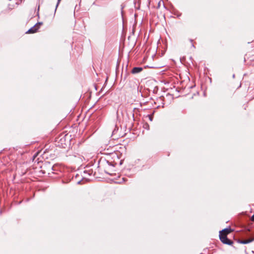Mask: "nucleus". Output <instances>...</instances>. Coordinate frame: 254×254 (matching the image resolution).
Instances as JSON below:
<instances>
[{"instance_id": "nucleus-12", "label": "nucleus", "mask_w": 254, "mask_h": 254, "mask_svg": "<svg viewBox=\"0 0 254 254\" xmlns=\"http://www.w3.org/2000/svg\"><path fill=\"white\" fill-rule=\"evenodd\" d=\"M42 24H43V22H38L35 25H36V27H40V26L42 25Z\"/></svg>"}, {"instance_id": "nucleus-5", "label": "nucleus", "mask_w": 254, "mask_h": 254, "mask_svg": "<svg viewBox=\"0 0 254 254\" xmlns=\"http://www.w3.org/2000/svg\"><path fill=\"white\" fill-rule=\"evenodd\" d=\"M78 176H79V175L78 173H76V174H75L74 173H71L69 175L68 179L66 181L63 180V183H68L69 182L74 181V180L77 179V178L78 177Z\"/></svg>"}, {"instance_id": "nucleus-8", "label": "nucleus", "mask_w": 254, "mask_h": 254, "mask_svg": "<svg viewBox=\"0 0 254 254\" xmlns=\"http://www.w3.org/2000/svg\"><path fill=\"white\" fill-rule=\"evenodd\" d=\"M142 70H143V68L142 67H134L132 69L131 72L132 74H136V73L141 72Z\"/></svg>"}, {"instance_id": "nucleus-1", "label": "nucleus", "mask_w": 254, "mask_h": 254, "mask_svg": "<svg viewBox=\"0 0 254 254\" xmlns=\"http://www.w3.org/2000/svg\"><path fill=\"white\" fill-rule=\"evenodd\" d=\"M117 163L115 161H112L110 157L107 159H101L99 161V167L106 173L112 175L114 171V167Z\"/></svg>"}, {"instance_id": "nucleus-15", "label": "nucleus", "mask_w": 254, "mask_h": 254, "mask_svg": "<svg viewBox=\"0 0 254 254\" xmlns=\"http://www.w3.org/2000/svg\"><path fill=\"white\" fill-rule=\"evenodd\" d=\"M161 2H162V3H163V2L162 1L160 0V1H159V3H158V5H159L160 4Z\"/></svg>"}, {"instance_id": "nucleus-10", "label": "nucleus", "mask_w": 254, "mask_h": 254, "mask_svg": "<svg viewBox=\"0 0 254 254\" xmlns=\"http://www.w3.org/2000/svg\"><path fill=\"white\" fill-rule=\"evenodd\" d=\"M79 10V6H78L77 4L75 5L74 8V15L75 17L76 15H78V11Z\"/></svg>"}, {"instance_id": "nucleus-16", "label": "nucleus", "mask_w": 254, "mask_h": 254, "mask_svg": "<svg viewBox=\"0 0 254 254\" xmlns=\"http://www.w3.org/2000/svg\"><path fill=\"white\" fill-rule=\"evenodd\" d=\"M77 119H78L79 118V115H78L77 116Z\"/></svg>"}, {"instance_id": "nucleus-13", "label": "nucleus", "mask_w": 254, "mask_h": 254, "mask_svg": "<svg viewBox=\"0 0 254 254\" xmlns=\"http://www.w3.org/2000/svg\"><path fill=\"white\" fill-rule=\"evenodd\" d=\"M60 1H61V0H58V2H57V4L56 5V8H55V12L56 11L57 8V7H58V6Z\"/></svg>"}, {"instance_id": "nucleus-6", "label": "nucleus", "mask_w": 254, "mask_h": 254, "mask_svg": "<svg viewBox=\"0 0 254 254\" xmlns=\"http://www.w3.org/2000/svg\"><path fill=\"white\" fill-rule=\"evenodd\" d=\"M254 241V234L253 235L252 237H251L248 239H247V240H240L239 241V242L241 244H247L250 243L251 242H252Z\"/></svg>"}, {"instance_id": "nucleus-14", "label": "nucleus", "mask_w": 254, "mask_h": 254, "mask_svg": "<svg viewBox=\"0 0 254 254\" xmlns=\"http://www.w3.org/2000/svg\"><path fill=\"white\" fill-rule=\"evenodd\" d=\"M75 184H76V185H79V180H78L76 181V182H75Z\"/></svg>"}, {"instance_id": "nucleus-7", "label": "nucleus", "mask_w": 254, "mask_h": 254, "mask_svg": "<svg viewBox=\"0 0 254 254\" xmlns=\"http://www.w3.org/2000/svg\"><path fill=\"white\" fill-rule=\"evenodd\" d=\"M39 28V27H37L36 25H35L34 26L30 28L26 32V33H36L38 29Z\"/></svg>"}, {"instance_id": "nucleus-3", "label": "nucleus", "mask_w": 254, "mask_h": 254, "mask_svg": "<svg viewBox=\"0 0 254 254\" xmlns=\"http://www.w3.org/2000/svg\"><path fill=\"white\" fill-rule=\"evenodd\" d=\"M70 140L67 134H62L57 138V145L61 148H65L69 144Z\"/></svg>"}, {"instance_id": "nucleus-2", "label": "nucleus", "mask_w": 254, "mask_h": 254, "mask_svg": "<svg viewBox=\"0 0 254 254\" xmlns=\"http://www.w3.org/2000/svg\"><path fill=\"white\" fill-rule=\"evenodd\" d=\"M93 170L89 167L84 168L83 172H80V184L89 182L91 180V177L93 174Z\"/></svg>"}, {"instance_id": "nucleus-11", "label": "nucleus", "mask_w": 254, "mask_h": 254, "mask_svg": "<svg viewBox=\"0 0 254 254\" xmlns=\"http://www.w3.org/2000/svg\"><path fill=\"white\" fill-rule=\"evenodd\" d=\"M91 97V92H87L86 93L85 96L83 97V98L84 97H86V100H89L90 98Z\"/></svg>"}, {"instance_id": "nucleus-4", "label": "nucleus", "mask_w": 254, "mask_h": 254, "mask_svg": "<svg viewBox=\"0 0 254 254\" xmlns=\"http://www.w3.org/2000/svg\"><path fill=\"white\" fill-rule=\"evenodd\" d=\"M219 238L221 241L224 244L232 245L233 244L232 240L228 239L227 235L222 233V231H220Z\"/></svg>"}, {"instance_id": "nucleus-9", "label": "nucleus", "mask_w": 254, "mask_h": 254, "mask_svg": "<svg viewBox=\"0 0 254 254\" xmlns=\"http://www.w3.org/2000/svg\"><path fill=\"white\" fill-rule=\"evenodd\" d=\"M221 231L224 234H225L226 235H228L229 234H230L233 231V230L231 228H227L222 230Z\"/></svg>"}]
</instances>
